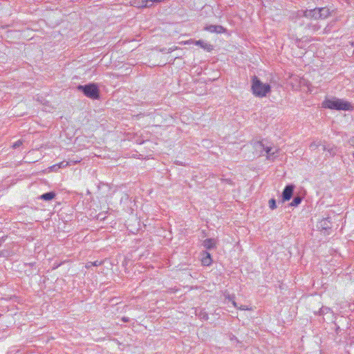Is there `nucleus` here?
<instances>
[{
  "instance_id": "1",
  "label": "nucleus",
  "mask_w": 354,
  "mask_h": 354,
  "mask_svg": "<svg viewBox=\"0 0 354 354\" xmlns=\"http://www.w3.org/2000/svg\"><path fill=\"white\" fill-rule=\"evenodd\" d=\"M322 106L324 108L337 111H351L354 108L349 102L344 99H339L337 97L325 100L322 102Z\"/></svg>"
},
{
  "instance_id": "2",
  "label": "nucleus",
  "mask_w": 354,
  "mask_h": 354,
  "mask_svg": "<svg viewBox=\"0 0 354 354\" xmlns=\"http://www.w3.org/2000/svg\"><path fill=\"white\" fill-rule=\"evenodd\" d=\"M251 90L255 97H264L270 93L271 87L269 84L263 83L257 76H253Z\"/></svg>"
},
{
  "instance_id": "3",
  "label": "nucleus",
  "mask_w": 354,
  "mask_h": 354,
  "mask_svg": "<svg viewBox=\"0 0 354 354\" xmlns=\"http://www.w3.org/2000/svg\"><path fill=\"white\" fill-rule=\"evenodd\" d=\"M77 89L82 91L86 97L91 99H98L100 97L99 89L95 84L80 85L77 86Z\"/></svg>"
},
{
  "instance_id": "4",
  "label": "nucleus",
  "mask_w": 354,
  "mask_h": 354,
  "mask_svg": "<svg viewBox=\"0 0 354 354\" xmlns=\"http://www.w3.org/2000/svg\"><path fill=\"white\" fill-rule=\"evenodd\" d=\"M255 149L259 150L262 156L266 155V157L269 160H273L277 156L278 149H275L272 151V147H264L261 142H258L255 144Z\"/></svg>"
},
{
  "instance_id": "5",
  "label": "nucleus",
  "mask_w": 354,
  "mask_h": 354,
  "mask_svg": "<svg viewBox=\"0 0 354 354\" xmlns=\"http://www.w3.org/2000/svg\"><path fill=\"white\" fill-rule=\"evenodd\" d=\"M162 0H140L134 3V6L138 8H149L153 3H160Z\"/></svg>"
},
{
  "instance_id": "6",
  "label": "nucleus",
  "mask_w": 354,
  "mask_h": 354,
  "mask_svg": "<svg viewBox=\"0 0 354 354\" xmlns=\"http://www.w3.org/2000/svg\"><path fill=\"white\" fill-rule=\"evenodd\" d=\"M304 16L307 18L320 19L319 8H316L312 10H307L304 12Z\"/></svg>"
},
{
  "instance_id": "7",
  "label": "nucleus",
  "mask_w": 354,
  "mask_h": 354,
  "mask_svg": "<svg viewBox=\"0 0 354 354\" xmlns=\"http://www.w3.org/2000/svg\"><path fill=\"white\" fill-rule=\"evenodd\" d=\"M294 190L293 185H287L282 193L283 200L284 201H289L292 195Z\"/></svg>"
},
{
  "instance_id": "8",
  "label": "nucleus",
  "mask_w": 354,
  "mask_h": 354,
  "mask_svg": "<svg viewBox=\"0 0 354 354\" xmlns=\"http://www.w3.org/2000/svg\"><path fill=\"white\" fill-rule=\"evenodd\" d=\"M216 241L213 239H207L203 241V246L208 250L214 248L216 246Z\"/></svg>"
},
{
  "instance_id": "9",
  "label": "nucleus",
  "mask_w": 354,
  "mask_h": 354,
  "mask_svg": "<svg viewBox=\"0 0 354 354\" xmlns=\"http://www.w3.org/2000/svg\"><path fill=\"white\" fill-rule=\"evenodd\" d=\"M205 29L211 32L221 33L224 31V28L221 26L211 25L207 27Z\"/></svg>"
},
{
  "instance_id": "10",
  "label": "nucleus",
  "mask_w": 354,
  "mask_h": 354,
  "mask_svg": "<svg viewBox=\"0 0 354 354\" xmlns=\"http://www.w3.org/2000/svg\"><path fill=\"white\" fill-rule=\"evenodd\" d=\"M196 45L199 46L202 48H204L208 51H210L212 50V46L209 44H207L202 40H198L196 41Z\"/></svg>"
},
{
  "instance_id": "11",
  "label": "nucleus",
  "mask_w": 354,
  "mask_h": 354,
  "mask_svg": "<svg viewBox=\"0 0 354 354\" xmlns=\"http://www.w3.org/2000/svg\"><path fill=\"white\" fill-rule=\"evenodd\" d=\"M330 15V11L328 8H319V16L320 19H324Z\"/></svg>"
},
{
  "instance_id": "12",
  "label": "nucleus",
  "mask_w": 354,
  "mask_h": 354,
  "mask_svg": "<svg viewBox=\"0 0 354 354\" xmlns=\"http://www.w3.org/2000/svg\"><path fill=\"white\" fill-rule=\"evenodd\" d=\"M69 165H71L70 162L62 161L58 164L53 165L51 168L53 171H57L59 169L64 168Z\"/></svg>"
},
{
  "instance_id": "13",
  "label": "nucleus",
  "mask_w": 354,
  "mask_h": 354,
  "mask_svg": "<svg viewBox=\"0 0 354 354\" xmlns=\"http://www.w3.org/2000/svg\"><path fill=\"white\" fill-rule=\"evenodd\" d=\"M55 197V194L53 192H50L42 194L40 198L44 201H50Z\"/></svg>"
},
{
  "instance_id": "14",
  "label": "nucleus",
  "mask_w": 354,
  "mask_h": 354,
  "mask_svg": "<svg viewBox=\"0 0 354 354\" xmlns=\"http://www.w3.org/2000/svg\"><path fill=\"white\" fill-rule=\"evenodd\" d=\"M205 256L202 258V260H201L202 263L204 266H209L212 263V259H211V257H210V254L208 253V252H205Z\"/></svg>"
},
{
  "instance_id": "15",
  "label": "nucleus",
  "mask_w": 354,
  "mask_h": 354,
  "mask_svg": "<svg viewBox=\"0 0 354 354\" xmlns=\"http://www.w3.org/2000/svg\"><path fill=\"white\" fill-rule=\"evenodd\" d=\"M329 223H330V221L328 220V218H324L319 222V227H321L324 230H326V229H328L330 227Z\"/></svg>"
},
{
  "instance_id": "16",
  "label": "nucleus",
  "mask_w": 354,
  "mask_h": 354,
  "mask_svg": "<svg viewBox=\"0 0 354 354\" xmlns=\"http://www.w3.org/2000/svg\"><path fill=\"white\" fill-rule=\"evenodd\" d=\"M324 150L328 151L332 156H335L337 153V148L335 147L324 146Z\"/></svg>"
},
{
  "instance_id": "17",
  "label": "nucleus",
  "mask_w": 354,
  "mask_h": 354,
  "mask_svg": "<svg viewBox=\"0 0 354 354\" xmlns=\"http://www.w3.org/2000/svg\"><path fill=\"white\" fill-rule=\"evenodd\" d=\"M301 202V198L299 196L295 197L290 203L291 206H297Z\"/></svg>"
},
{
  "instance_id": "18",
  "label": "nucleus",
  "mask_w": 354,
  "mask_h": 354,
  "mask_svg": "<svg viewBox=\"0 0 354 354\" xmlns=\"http://www.w3.org/2000/svg\"><path fill=\"white\" fill-rule=\"evenodd\" d=\"M225 299H228V301H232V305L235 308H237V304L234 301V295H225Z\"/></svg>"
},
{
  "instance_id": "19",
  "label": "nucleus",
  "mask_w": 354,
  "mask_h": 354,
  "mask_svg": "<svg viewBox=\"0 0 354 354\" xmlns=\"http://www.w3.org/2000/svg\"><path fill=\"white\" fill-rule=\"evenodd\" d=\"M268 204H269V207L271 209H274L277 208V204H276L275 199L271 198L270 200H269Z\"/></svg>"
},
{
  "instance_id": "20",
  "label": "nucleus",
  "mask_w": 354,
  "mask_h": 354,
  "mask_svg": "<svg viewBox=\"0 0 354 354\" xmlns=\"http://www.w3.org/2000/svg\"><path fill=\"white\" fill-rule=\"evenodd\" d=\"M319 146V143H317V142H312L310 145V149L311 150H315Z\"/></svg>"
},
{
  "instance_id": "21",
  "label": "nucleus",
  "mask_w": 354,
  "mask_h": 354,
  "mask_svg": "<svg viewBox=\"0 0 354 354\" xmlns=\"http://www.w3.org/2000/svg\"><path fill=\"white\" fill-rule=\"evenodd\" d=\"M22 145V142L21 140H17V142H15L13 145H12V147L14 149H17L19 147H20L21 145Z\"/></svg>"
},
{
  "instance_id": "22",
  "label": "nucleus",
  "mask_w": 354,
  "mask_h": 354,
  "mask_svg": "<svg viewBox=\"0 0 354 354\" xmlns=\"http://www.w3.org/2000/svg\"><path fill=\"white\" fill-rule=\"evenodd\" d=\"M236 308L243 310H252L251 308H249L248 306H241L239 307L237 306Z\"/></svg>"
},
{
  "instance_id": "23",
  "label": "nucleus",
  "mask_w": 354,
  "mask_h": 354,
  "mask_svg": "<svg viewBox=\"0 0 354 354\" xmlns=\"http://www.w3.org/2000/svg\"><path fill=\"white\" fill-rule=\"evenodd\" d=\"M201 319L207 320L208 319V315L206 313H203L200 314Z\"/></svg>"
},
{
  "instance_id": "24",
  "label": "nucleus",
  "mask_w": 354,
  "mask_h": 354,
  "mask_svg": "<svg viewBox=\"0 0 354 354\" xmlns=\"http://www.w3.org/2000/svg\"><path fill=\"white\" fill-rule=\"evenodd\" d=\"M102 261H95L94 262H92L91 263L93 266H100L102 264Z\"/></svg>"
},
{
  "instance_id": "25",
  "label": "nucleus",
  "mask_w": 354,
  "mask_h": 354,
  "mask_svg": "<svg viewBox=\"0 0 354 354\" xmlns=\"http://www.w3.org/2000/svg\"><path fill=\"white\" fill-rule=\"evenodd\" d=\"M69 162H70V164L71 165H75V164H76L77 162H80V160H71Z\"/></svg>"
},
{
  "instance_id": "26",
  "label": "nucleus",
  "mask_w": 354,
  "mask_h": 354,
  "mask_svg": "<svg viewBox=\"0 0 354 354\" xmlns=\"http://www.w3.org/2000/svg\"><path fill=\"white\" fill-rule=\"evenodd\" d=\"M176 49H177L176 46L171 47V48H169V52H172V51H174V50H175Z\"/></svg>"
},
{
  "instance_id": "27",
  "label": "nucleus",
  "mask_w": 354,
  "mask_h": 354,
  "mask_svg": "<svg viewBox=\"0 0 354 354\" xmlns=\"http://www.w3.org/2000/svg\"><path fill=\"white\" fill-rule=\"evenodd\" d=\"M122 320L124 322H129V317H123L122 318Z\"/></svg>"
},
{
  "instance_id": "28",
  "label": "nucleus",
  "mask_w": 354,
  "mask_h": 354,
  "mask_svg": "<svg viewBox=\"0 0 354 354\" xmlns=\"http://www.w3.org/2000/svg\"><path fill=\"white\" fill-rule=\"evenodd\" d=\"M91 262H88L86 264V268H91V266H92L93 265L91 263Z\"/></svg>"
},
{
  "instance_id": "29",
  "label": "nucleus",
  "mask_w": 354,
  "mask_h": 354,
  "mask_svg": "<svg viewBox=\"0 0 354 354\" xmlns=\"http://www.w3.org/2000/svg\"><path fill=\"white\" fill-rule=\"evenodd\" d=\"M350 142H351V145L353 146H354V137L351 139Z\"/></svg>"
},
{
  "instance_id": "30",
  "label": "nucleus",
  "mask_w": 354,
  "mask_h": 354,
  "mask_svg": "<svg viewBox=\"0 0 354 354\" xmlns=\"http://www.w3.org/2000/svg\"><path fill=\"white\" fill-rule=\"evenodd\" d=\"M351 46H354V41L349 42Z\"/></svg>"
},
{
  "instance_id": "31",
  "label": "nucleus",
  "mask_w": 354,
  "mask_h": 354,
  "mask_svg": "<svg viewBox=\"0 0 354 354\" xmlns=\"http://www.w3.org/2000/svg\"><path fill=\"white\" fill-rule=\"evenodd\" d=\"M225 181L229 183H230V180L225 179Z\"/></svg>"
}]
</instances>
